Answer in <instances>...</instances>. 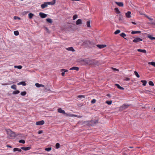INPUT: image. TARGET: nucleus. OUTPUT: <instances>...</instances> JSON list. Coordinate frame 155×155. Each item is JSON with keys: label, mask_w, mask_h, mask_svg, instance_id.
<instances>
[{"label": "nucleus", "mask_w": 155, "mask_h": 155, "mask_svg": "<svg viewBox=\"0 0 155 155\" xmlns=\"http://www.w3.org/2000/svg\"><path fill=\"white\" fill-rule=\"evenodd\" d=\"M81 64L83 65H96L98 64V62L96 61L91 60L89 59H86L85 60H78V64Z\"/></svg>", "instance_id": "f257e3e1"}, {"label": "nucleus", "mask_w": 155, "mask_h": 155, "mask_svg": "<svg viewBox=\"0 0 155 155\" xmlns=\"http://www.w3.org/2000/svg\"><path fill=\"white\" fill-rule=\"evenodd\" d=\"M6 131L7 133L8 137L10 139H13L16 136L15 133L9 129H6Z\"/></svg>", "instance_id": "f03ea898"}, {"label": "nucleus", "mask_w": 155, "mask_h": 155, "mask_svg": "<svg viewBox=\"0 0 155 155\" xmlns=\"http://www.w3.org/2000/svg\"><path fill=\"white\" fill-rule=\"evenodd\" d=\"M55 3V0H53L52 2H45L44 4H42L41 7L42 8H44L47 7L48 5H53Z\"/></svg>", "instance_id": "7ed1b4c3"}, {"label": "nucleus", "mask_w": 155, "mask_h": 155, "mask_svg": "<svg viewBox=\"0 0 155 155\" xmlns=\"http://www.w3.org/2000/svg\"><path fill=\"white\" fill-rule=\"evenodd\" d=\"M93 45V43L89 40L85 41H84L82 43V45L88 46L90 47L92 46Z\"/></svg>", "instance_id": "20e7f679"}, {"label": "nucleus", "mask_w": 155, "mask_h": 155, "mask_svg": "<svg viewBox=\"0 0 155 155\" xmlns=\"http://www.w3.org/2000/svg\"><path fill=\"white\" fill-rule=\"evenodd\" d=\"M129 106V105L127 104H124L122 106H121L119 108V111H122L123 110L125 109L128 108Z\"/></svg>", "instance_id": "39448f33"}, {"label": "nucleus", "mask_w": 155, "mask_h": 155, "mask_svg": "<svg viewBox=\"0 0 155 155\" xmlns=\"http://www.w3.org/2000/svg\"><path fill=\"white\" fill-rule=\"evenodd\" d=\"M88 124L94 126L96 124L98 123V120H96L95 121L91 120L88 121Z\"/></svg>", "instance_id": "423d86ee"}, {"label": "nucleus", "mask_w": 155, "mask_h": 155, "mask_svg": "<svg viewBox=\"0 0 155 155\" xmlns=\"http://www.w3.org/2000/svg\"><path fill=\"white\" fill-rule=\"evenodd\" d=\"M142 39H141L140 38H135L133 41L134 42L137 43L140 41H142Z\"/></svg>", "instance_id": "0eeeda50"}, {"label": "nucleus", "mask_w": 155, "mask_h": 155, "mask_svg": "<svg viewBox=\"0 0 155 155\" xmlns=\"http://www.w3.org/2000/svg\"><path fill=\"white\" fill-rule=\"evenodd\" d=\"M44 123V121L43 120H42L40 121L37 122L36 124L37 125H43Z\"/></svg>", "instance_id": "6e6552de"}, {"label": "nucleus", "mask_w": 155, "mask_h": 155, "mask_svg": "<svg viewBox=\"0 0 155 155\" xmlns=\"http://www.w3.org/2000/svg\"><path fill=\"white\" fill-rule=\"evenodd\" d=\"M97 46L100 49L104 48L107 46L106 45H97Z\"/></svg>", "instance_id": "1a4fd4ad"}, {"label": "nucleus", "mask_w": 155, "mask_h": 155, "mask_svg": "<svg viewBox=\"0 0 155 155\" xmlns=\"http://www.w3.org/2000/svg\"><path fill=\"white\" fill-rule=\"evenodd\" d=\"M39 15L42 18H45L47 16V15L46 14L40 12L39 13Z\"/></svg>", "instance_id": "9d476101"}, {"label": "nucleus", "mask_w": 155, "mask_h": 155, "mask_svg": "<svg viewBox=\"0 0 155 155\" xmlns=\"http://www.w3.org/2000/svg\"><path fill=\"white\" fill-rule=\"evenodd\" d=\"M61 71L62 72L61 73L62 76H64L65 72H68V70H67L63 69L61 70Z\"/></svg>", "instance_id": "9b49d317"}, {"label": "nucleus", "mask_w": 155, "mask_h": 155, "mask_svg": "<svg viewBox=\"0 0 155 155\" xmlns=\"http://www.w3.org/2000/svg\"><path fill=\"white\" fill-rule=\"evenodd\" d=\"M58 112L63 114H65V112L64 110H62L61 108H59L58 109Z\"/></svg>", "instance_id": "f8f14e48"}, {"label": "nucleus", "mask_w": 155, "mask_h": 155, "mask_svg": "<svg viewBox=\"0 0 155 155\" xmlns=\"http://www.w3.org/2000/svg\"><path fill=\"white\" fill-rule=\"evenodd\" d=\"M131 12L130 11H128L127 12L125 13L126 17L127 18H130L131 17L130 14Z\"/></svg>", "instance_id": "ddd939ff"}, {"label": "nucleus", "mask_w": 155, "mask_h": 155, "mask_svg": "<svg viewBox=\"0 0 155 155\" xmlns=\"http://www.w3.org/2000/svg\"><path fill=\"white\" fill-rule=\"evenodd\" d=\"M31 149V147H21V149H22L23 150L26 151L30 150Z\"/></svg>", "instance_id": "4468645a"}, {"label": "nucleus", "mask_w": 155, "mask_h": 155, "mask_svg": "<svg viewBox=\"0 0 155 155\" xmlns=\"http://www.w3.org/2000/svg\"><path fill=\"white\" fill-rule=\"evenodd\" d=\"M115 3L120 7H123L124 5L123 3L122 2H116Z\"/></svg>", "instance_id": "2eb2a0df"}, {"label": "nucleus", "mask_w": 155, "mask_h": 155, "mask_svg": "<svg viewBox=\"0 0 155 155\" xmlns=\"http://www.w3.org/2000/svg\"><path fill=\"white\" fill-rule=\"evenodd\" d=\"M35 85L36 86L38 87H45V85H43V84H38V83H36L35 84Z\"/></svg>", "instance_id": "dca6fc26"}, {"label": "nucleus", "mask_w": 155, "mask_h": 155, "mask_svg": "<svg viewBox=\"0 0 155 155\" xmlns=\"http://www.w3.org/2000/svg\"><path fill=\"white\" fill-rule=\"evenodd\" d=\"M115 85L120 90H124V88L122 87H121L119 84H115Z\"/></svg>", "instance_id": "f3484780"}, {"label": "nucleus", "mask_w": 155, "mask_h": 155, "mask_svg": "<svg viewBox=\"0 0 155 155\" xmlns=\"http://www.w3.org/2000/svg\"><path fill=\"white\" fill-rule=\"evenodd\" d=\"M66 49L68 51H74L75 50L72 47H70L68 48H66Z\"/></svg>", "instance_id": "a211bd4d"}, {"label": "nucleus", "mask_w": 155, "mask_h": 155, "mask_svg": "<svg viewBox=\"0 0 155 155\" xmlns=\"http://www.w3.org/2000/svg\"><path fill=\"white\" fill-rule=\"evenodd\" d=\"M137 50L139 52H140L144 53H146V51L145 49H138Z\"/></svg>", "instance_id": "6ab92c4d"}, {"label": "nucleus", "mask_w": 155, "mask_h": 155, "mask_svg": "<svg viewBox=\"0 0 155 155\" xmlns=\"http://www.w3.org/2000/svg\"><path fill=\"white\" fill-rule=\"evenodd\" d=\"M78 98L81 99V100L83 101L85 98V97L84 95H81L78 96Z\"/></svg>", "instance_id": "aec40b11"}, {"label": "nucleus", "mask_w": 155, "mask_h": 155, "mask_svg": "<svg viewBox=\"0 0 155 155\" xmlns=\"http://www.w3.org/2000/svg\"><path fill=\"white\" fill-rule=\"evenodd\" d=\"M21 148L19 149V148H15L13 149V150L14 152H15V151H18L19 152H21Z\"/></svg>", "instance_id": "412c9836"}, {"label": "nucleus", "mask_w": 155, "mask_h": 155, "mask_svg": "<svg viewBox=\"0 0 155 155\" xmlns=\"http://www.w3.org/2000/svg\"><path fill=\"white\" fill-rule=\"evenodd\" d=\"M18 85H20L21 84L23 85V86H25L26 85V84L25 83V82L24 81H21V82L18 83Z\"/></svg>", "instance_id": "4be33fe9"}, {"label": "nucleus", "mask_w": 155, "mask_h": 155, "mask_svg": "<svg viewBox=\"0 0 155 155\" xmlns=\"http://www.w3.org/2000/svg\"><path fill=\"white\" fill-rule=\"evenodd\" d=\"M114 10H115V12L117 14H120V12L119 10V9H118V8H114Z\"/></svg>", "instance_id": "5701e85b"}, {"label": "nucleus", "mask_w": 155, "mask_h": 155, "mask_svg": "<svg viewBox=\"0 0 155 155\" xmlns=\"http://www.w3.org/2000/svg\"><path fill=\"white\" fill-rule=\"evenodd\" d=\"M147 37L151 40H155V37L152 36L151 35H148Z\"/></svg>", "instance_id": "b1692460"}, {"label": "nucleus", "mask_w": 155, "mask_h": 155, "mask_svg": "<svg viewBox=\"0 0 155 155\" xmlns=\"http://www.w3.org/2000/svg\"><path fill=\"white\" fill-rule=\"evenodd\" d=\"M141 31H132L131 33L132 34H135L137 33H140Z\"/></svg>", "instance_id": "393cba45"}, {"label": "nucleus", "mask_w": 155, "mask_h": 155, "mask_svg": "<svg viewBox=\"0 0 155 155\" xmlns=\"http://www.w3.org/2000/svg\"><path fill=\"white\" fill-rule=\"evenodd\" d=\"M121 37L124 38V39H127V38H125V37L126 36V35L124 33H122L120 35Z\"/></svg>", "instance_id": "a878e982"}, {"label": "nucleus", "mask_w": 155, "mask_h": 155, "mask_svg": "<svg viewBox=\"0 0 155 155\" xmlns=\"http://www.w3.org/2000/svg\"><path fill=\"white\" fill-rule=\"evenodd\" d=\"M141 82L143 83V86H145L147 83V81L146 80H141Z\"/></svg>", "instance_id": "bb28decb"}, {"label": "nucleus", "mask_w": 155, "mask_h": 155, "mask_svg": "<svg viewBox=\"0 0 155 155\" xmlns=\"http://www.w3.org/2000/svg\"><path fill=\"white\" fill-rule=\"evenodd\" d=\"M28 17L29 18L31 19L32 18L33 16L34 15L31 13H30L28 14Z\"/></svg>", "instance_id": "cd10ccee"}, {"label": "nucleus", "mask_w": 155, "mask_h": 155, "mask_svg": "<svg viewBox=\"0 0 155 155\" xmlns=\"http://www.w3.org/2000/svg\"><path fill=\"white\" fill-rule=\"evenodd\" d=\"M14 67L15 68H17L19 69H21L22 68V66L21 65L15 66Z\"/></svg>", "instance_id": "c85d7f7f"}, {"label": "nucleus", "mask_w": 155, "mask_h": 155, "mask_svg": "<svg viewBox=\"0 0 155 155\" xmlns=\"http://www.w3.org/2000/svg\"><path fill=\"white\" fill-rule=\"evenodd\" d=\"M149 64H151L155 67V62H149L148 63Z\"/></svg>", "instance_id": "c756f323"}, {"label": "nucleus", "mask_w": 155, "mask_h": 155, "mask_svg": "<svg viewBox=\"0 0 155 155\" xmlns=\"http://www.w3.org/2000/svg\"><path fill=\"white\" fill-rule=\"evenodd\" d=\"M112 101H107L105 102L108 105H110L112 103Z\"/></svg>", "instance_id": "7c9ffc66"}, {"label": "nucleus", "mask_w": 155, "mask_h": 155, "mask_svg": "<svg viewBox=\"0 0 155 155\" xmlns=\"http://www.w3.org/2000/svg\"><path fill=\"white\" fill-rule=\"evenodd\" d=\"M46 21L49 23H51L52 22V20L50 18H47L46 19Z\"/></svg>", "instance_id": "2f4dec72"}, {"label": "nucleus", "mask_w": 155, "mask_h": 155, "mask_svg": "<svg viewBox=\"0 0 155 155\" xmlns=\"http://www.w3.org/2000/svg\"><path fill=\"white\" fill-rule=\"evenodd\" d=\"M74 70L76 71H78V67H74L71 68L70 69V70Z\"/></svg>", "instance_id": "473e14b6"}, {"label": "nucleus", "mask_w": 155, "mask_h": 155, "mask_svg": "<svg viewBox=\"0 0 155 155\" xmlns=\"http://www.w3.org/2000/svg\"><path fill=\"white\" fill-rule=\"evenodd\" d=\"M20 93V91L18 90H16L15 91H14L13 92V94H17Z\"/></svg>", "instance_id": "72a5a7b5"}, {"label": "nucleus", "mask_w": 155, "mask_h": 155, "mask_svg": "<svg viewBox=\"0 0 155 155\" xmlns=\"http://www.w3.org/2000/svg\"><path fill=\"white\" fill-rule=\"evenodd\" d=\"M52 148L51 147L46 148L45 150L47 151H49L51 150Z\"/></svg>", "instance_id": "f704fd0d"}, {"label": "nucleus", "mask_w": 155, "mask_h": 155, "mask_svg": "<svg viewBox=\"0 0 155 155\" xmlns=\"http://www.w3.org/2000/svg\"><path fill=\"white\" fill-rule=\"evenodd\" d=\"M134 73L137 76V77L138 78H139L140 77V75L136 71H135L134 72Z\"/></svg>", "instance_id": "c9c22d12"}, {"label": "nucleus", "mask_w": 155, "mask_h": 155, "mask_svg": "<svg viewBox=\"0 0 155 155\" xmlns=\"http://www.w3.org/2000/svg\"><path fill=\"white\" fill-rule=\"evenodd\" d=\"M11 88L16 90V86L15 85H13L11 86Z\"/></svg>", "instance_id": "e433bc0d"}, {"label": "nucleus", "mask_w": 155, "mask_h": 155, "mask_svg": "<svg viewBox=\"0 0 155 155\" xmlns=\"http://www.w3.org/2000/svg\"><path fill=\"white\" fill-rule=\"evenodd\" d=\"M119 21H122V19H123V16L120 14L119 15Z\"/></svg>", "instance_id": "4c0bfd02"}, {"label": "nucleus", "mask_w": 155, "mask_h": 155, "mask_svg": "<svg viewBox=\"0 0 155 155\" xmlns=\"http://www.w3.org/2000/svg\"><path fill=\"white\" fill-rule=\"evenodd\" d=\"M14 34L15 35H19V32L17 31H14Z\"/></svg>", "instance_id": "58836bf2"}, {"label": "nucleus", "mask_w": 155, "mask_h": 155, "mask_svg": "<svg viewBox=\"0 0 155 155\" xmlns=\"http://www.w3.org/2000/svg\"><path fill=\"white\" fill-rule=\"evenodd\" d=\"M26 91H23L21 92V94L22 96H25L26 94Z\"/></svg>", "instance_id": "ea45409f"}, {"label": "nucleus", "mask_w": 155, "mask_h": 155, "mask_svg": "<svg viewBox=\"0 0 155 155\" xmlns=\"http://www.w3.org/2000/svg\"><path fill=\"white\" fill-rule=\"evenodd\" d=\"M60 144L59 143H56L55 145L57 149H58L60 147Z\"/></svg>", "instance_id": "a19ab883"}, {"label": "nucleus", "mask_w": 155, "mask_h": 155, "mask_svg": "<svg viewBox=\"0 0 155 155\" xmlns=\"http://www.w3.org/2000/svg\"><path fill=\"white\" fill-rule=\"evenodd\" d=\"M90 21H88L87 22V25L88 27H90Z\"/></svg>", "instance_id": "79ce46f5"}, {"label": "nucleus", "mask_w": 155, "mask_h": 155, "mask_svg": "<svg viewBox=\"0 0 155 155\" xmlns=\"http://www.w3.org/2000/svg\"><path fill=\"white\" fill-rule=\"evenodd\" d=\"M120 30H116L114 33V34L115 35L117 34L120 32Z\"/></svg>", "instance_id": "37998d69"}, {"label": "nucleus", "mask_w": 155, "mask_h": 155, "mask_svg": "<svg viewBox=\"0 0 155 155\" xmlns=\"http://www.w3.org/2000/svg\"><path fill=\"white\" fill-rule=\"evenodd\" d=\"M85 121H79L78 122V124H85Z\"/></svg>", "instance_id": "c03bdc74"}, {"label": "nucleus", "mask_w": 155, "mask_h": 155, "mask_svg": "<svg viewBox=\"0 0 155 155\" xmlns=\"http://www.w3.org/2000/svg\"><path fill=\"white\" fill-rule=\"evenodd\" d=\"M149 84L150 86H154V84L153 83L152 81H150L149 82Z\"/></svg>", "instance_id": "a18cd8bd"}, {"label": "nucleus", "mask_w": 155, "mask_h": 155, "mask_svg": "<svg viewBox=\"0 0 155 155\" xmlns=\"http://www.w3.org/2000/svg\"><path fill=\"white\" fill-rule=\"evenodd\" d=\"M19 142L20 143H21L23 144H24L25 143V141L24 140H21L19 141Z\"/></svg>", "instance_id": "49530a36"}, {"label": "nucleus", "mask_w": 155, "mask_h": 155, "mask_svg": "<svg viewBox=\"0 0 155 155\" xmlns=\"http://www.w3.org/2000/svg\"><path fill=\"white\" fill-rule=\"evenodd\" d=\"M78 17V16L76 15H74L73 17V20H75Z\"/></svg>", "instance_id": "de8ad7c7"}, {"label": "nucleus", "mask_w": 155, "mask_h": 155, "mask_svg": "<svg viewBox=\"0 0 155 155\" xmlns=\"http://www.w3.org/2000/svg\"><path fill=\"white\" fill-rule=\"evenodd\" d=\"M14 19H19V20H20L21 19L20 18L18 17H17V16H14Z\"/></svg>", "instance_id": "09e8293b"}, {"label": "nucleus", "mask_w": 155, "mask_h": 155, "mask_svg": "<svg viewBox=\"0 0 155 155\" xmlns=\"http://www.w3.org/2000/svg\"><path fill=\"white\" fill-rule=\"evenodd\" d=\"M82 23V21L81 19H78V25Z\"/></svg>", "instance_id": "8fccbe9b"}, {"label": "nucleus", "mask_w": 155, "mask_h": 155, "mask_svg": "<svg viewBox=\"0 0 155 155\" xmlns=\"http://www.w3.org/2000/svg\"><path fill=\"white\" fill-rule=\"evenodd\" d=\"M96 100L95 99H93L92 100V101H91V103L92 104H94L96 102Z\"/></svg>", "instance_id": "3c124183"}, {"label": "nucleus", "mask_w": 155, "mask_h": 155, "mask_svg": "<svg viewBox=\"0 0 155 155\" xmlns=\"http://www.w3.org/2000/svg\"><path fill=\"white\" fill-rule=\"evenodd\" d=\"M151 92V91L149 90H146L144 91V92L146 94H148V92Z\"/></svg>", "instance_id": "603ef678"}, {"label": "nucleus", "mask_w": 155, "mask_h": 155, "mask_svg": "<svg viewBox=\"0 0 155 155\" xmlns=\"http://www.w3.org/2000/svg\"><path fill=\"white\" fill-rule=\"evenodd\" d=\"M130 80V78H126L124 80L125 81H129Z\"/></svg>", "instance_id": "864d4df0"}, {"label": "nucleus", "mask_w": 155, "mask_h": 155, "mask_svg": "<svg viewBox=\"0 0 155 155\" xmlns=\"http://www.w3.org/2000/svg\"><path fill=\"white\" fill-rule=\"evenodd\" d=\"M112 68L113 69L114 71H119V70L118 69H116V68Z\"/></svg>", "instance_id": "5fc2aeb1"}, {"label": "nucleus", "mask_w": 155, "mask_h": 155, "mask_svg": "<svg viewBox=\"0 0 155 155\" xmlns=\"http://www.w3.org/2000/svg\"><path fill=\"white\" fill-rule=\"evenodd\" d=\"M42 133H43V131L41 130H40V131H38V134H41Z\"/></svg>", "instance_id": "6e6d98bb"}, {"label": "nucleus", "mask_w": 155, "mask_h": 155, "mask_svg": "<svg viewBox=\"0 0 155 155\" xmlns=\"http://www.w3.org/2000/svg\"><path fill=\"white\" fill-rule=\"evenodd\" d=\"M147 18L150 21H152L153 20V18H151L149 17H147Z\"/></svg>", "instance_id": "4d7b16f0"}, {"label": "nucleus", "mask_w": 155, "mask_h": 155, "mask_svg": "<svg viewBox=\"0 0 155 155\" xmlns=\"http://www.w3.org/2000/svg\"><path fill=\"white\" fill-rule=\"evenodd\" d=\"M150 24H152V25H155V23H154V22H153L151 23H150Z\"/></svg>", "instance_id": "13d9d810"}, {"label": "nucleus", "mask_w": 155, "mask_h": 155, "mask_svg": "<svg viewBox=\"0 0 155 155\" xmlns=\"http://www.w3.org/2000/svg\"><path fill=\"white\" fill-rule=\"evenodd\" d=\"M107 96L108 97H110V94H107Z\"/></svg>", "instance_id": "bf43d9fd"}, {"label": "nucleus", "mask_w": 155, "mask_h": 155, "mask_svg": "<svg viewBox=\"0 0 155 155\" xmlns=\"http://www.w3.org/2000/svg\"><path fill=\"white\" fill-rule=\"evenodd\" d=\"M143 15L145 16V17H147H147H149L145 14H144Z\"/></svg>", "instance_id": "052dcab7"}, {"label": "nucleus", "mask_w": 155, "mask_h": 155, "mask_svg": "<svg viewBox=\"0 0 155 155\" xmlns=\"http://www.w3.org/2000/svg\"><path fill=\"white\" fill-rule=\"evenodd\" d=\"M132 23L133 24H134V25H136V23L134 22H132Z\"/></svg>", "instance_id": "680f3d73"}, {"label": "nucleus", "mask_w": 155, "mask_h": 155, "mask_svg": "<svg viewBox=\"0 0 155 155\" xmlns=\"http://www.w3.org/2000/svg\"><path fill=\"white\" fill-rule=\"evenodd\" d=\"M7 147H12L11 146H10V145H8L7 146Z\"/></svg>", "instance_id": "e2e57ef3"}, {"label": "nucleus", "mask_w": 155, "mask_h": 155, "mask_svg": "<svg viewBox=\"0 0 155 155\" xmlns=\"http://www.w3.org/2000/svg\"><path fill=\"white\" fill-rule=\"evenodd\" d=\"M76 23L77 25H78V20L76 21Z\"/></svg>", "instance_id": "0e129e2a"}, {"label": "nucleus", "mask_w": 155, "mask_h": 155, "mask_svg": "<svg viewBox=\"0 0 155 155\" xmlns=\"http://www.w3.org/2000/svg\"><path fill=\"white\" fill-rule=\"evenodd\" d=\"M129 147L131 148H133V147Z\"/></svg>", "instance_id": "69168bd1"}, {"label": "nucleus", "mask_w": 155, "mask_h": 155, "mask_svg": "<svg viewBox=\"0 0 155 155\" xmlns=\"http://www.w3.org/2000/svg\"><path fill=\"white\" fill-rule=\"evenodd\" d=\"M78 118H79V117H80V116H78Z\"/></svg>", "instance_id": "338daca9"}, {"label": "nucleus", "mask_w": 155, "mask_h": 155, "mask_svg": "<svg viewBox=\"0 0 155 155\" xmlns=\"http://www.w3.org/2000/svg\"><path fill=\"white\" fill-rule=\"evenodd\" d=\"M154 111H155V107L154 108Z\"/></svg>", "instance_id": "774afa93"}]
</instances>
